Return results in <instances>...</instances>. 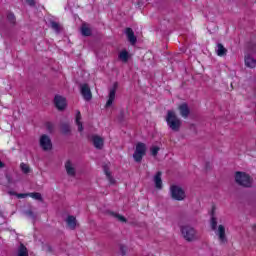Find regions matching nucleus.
Wrapping results in <instances>:
<instances>
[{
    "instance_id": "f257e3e1",
    "label": "nucleus",
    "mask_w": 256,
    "mask_h": 256,
    "mask_svg": "<svg viewBox=\"0 0 256 256\" xmlns=\"http://www.w3.org/2000/svg\"><path fill=\"white\" fill-rule=\"evenodd\" d=\"M165 121L171 131H179L181 129V119L177 117V114L173 110H169L166 114Z\"/></svg>"
},
{
    "instance_id": "f03ea898",
    "label": "nucleus",
    "mask_w": 256,
    "mask_h": 256,
    "mask_svg": "<svg viewBox=\"0 0 256 256\" xmlns=\"http://www.w3.org/2000/svg\"><path fill=\"white\" fill-rule=\"evenodd\" d=\"M234 179L241 187H253V178L246 172H235Z\"/></svg>"
},
{
    "instance_id": "7ed1b4c3",
    "label": "nucleus",
    "mask_w": 256,
    "mask_h": 256,
    "mask_svg": "<svg viewBox=\"0 0 256 256\" xmlns=\"http://www.w3.org/2000/svg\"><path fill=\"white\" fill-rule=\"evenodd\" d=\"M211 227L215 232V235L218 237L219 243L225 244V242L227 241V235H225V226L223 225L217 226V219L212 217Z\"/></svg>"
},
{
    "instance_id": "20e7f679",
    "label": "nucleus",
    "mask_w": 256,
    "mask_h": 256,
    "mask_svg": "<svg viewBox=\"0 0 256 256\" xmlns=\"http://www.w3.org/2000/svg\"><path fill=\"white\" fill-rule=\"evenodd\" d=\"M147 154V145L142 142H138L135 146L133 153V159L136 163L143 161V156Z\"/></svg>"
},
{
    "instance_id": "39448f33",
    "label": "nucleus",
    "mask_w": 256,
    "mask_h": 256,
    "mask_svg": "<svg viewBox=\"0 0 256 256\" xmlns=\"http://www.w3.org/2000/svg\"><path fill=\"white\" fill-rule=\"evenodd\" d=\"M170 195L175 201H183L186 197L185 190L179 185H172L170 187Z\"/></svg>"
},
{
    "instance_id": "423d86ee",
    "label": "nucleus",
    "mask_w": 256,
    "mask_h": 256,
    "mask_svg": "<svg viewBox=\"0 0 256 256\" xmlns=\"http://www.w3.org/2000/svg\"><path fill=\"white\" fill-rule=\"evenodd\" d=\"M181 233L186 241H195L197 239V231L191 226H182Z\"/></svg>"
},
{
    "instance_id": "0eeeda50",
    "label": "nucleus",
    "mask_w": 256,
    "mask_h": 256,
    "mask_svg": "<svg viewBox=\"0 0 256 256\" xmlns=\"http://www.w3.org/2000/svg\"><path fill=\"white\" fill-rule=\"evenodd\" d=\"M117 87H119L118 84L114 83L109 89L108 98L105 104L106 109H109V107H113V103H115V97L117 95Z\"/></svg>"
},
{
    "instance_id": "6e6552de",
    "label": "nucleus",
    "mask_w": 256,
    "mask_h": 256,
    "mask_svg": "<svg viewBox=\"0 0 256 256\" xmlns=\"http://www.w3.org/2000/svg\"><path fill=\"white\" fill-rule=\"evenodd\" d=\"M255 55L254 51H247L244 56V63L246 67L249 69H255L256 67V59L253 57Z\"/></svg>"
},
{
    "instance_id": "1a4fd4ad",
    "label": "nucleus",
    "mask_w": 256,
    "mask_h": 256,
    "mask_svg": "<svg viewBox=\"0 0 256 256\" xmlns=\"http://www.w3.org/2000/svg\"><path fill=\"white\" fill-rule=\"evenodd\" d=\"M54 105L59 111H63L67 107V99L61 95L54 97Z\"/></svg>"
},
{
    "instance_id": "9d476101",
    "label": "nucleus",
    "mask_w": 256,
    "mask_h": 256,
    "mask_svg": "<svg viewBox=\"0 0 256 256\" xmlns=\"http://www.w3.org/2000/svg\"><path fill=\"white\" fill-rule=\"evenodd\" d=\"M40 147L44 151H51V149H53V144L51 143V138H49V136H47V135H42L40 137Z\"/></svg>"
},
{
    "instance_id": "9b49d317",
    "label": "nucleus",
    "mask_w": 256,
    "mask_h": 256,
    "mask_svg": "<svg viewBox=\"0 0 256 256\" xmlns=\"http://www.w3.org/2000/svg\"><path fill=\"white\" fill-rule=\"evenodd\" d=\"M80 91H81V95H82L83 99H85V101H91L93 95L91 94V88H89V85L82 84L80 86Z\"/></svg>"
},
{
    "instance_id": "f8f14e48",
    "label": "nucleus",
    "mask_w": 256,
    "mask_h": 256,
    "mask_svg": "<svg viewBox=\"0 0 256 256\" xmlns=\"http://www.w3.org/2000/svg\"><path fill=\"white\" fill-rule=\"evenodd\" d=\"M178 111L179 114L181 115V117H183V119H187L189 117V106L186 103H182L178 106Z\"/></svg>"
},
{
    "instance_id": "ddd939ff",
    "label": "nucleus",
    "mask_w": 256,
    "mask_h": 256,
    "mask_svg": "<svg viewBox=\"0 0 256 256\" xmlns=\"http://www.w3.org/2000/svg\"><path fill=\"white\" fill-rule=\"evenodd\" d=\"M154 187L158 191L163 189V180L161 179V172H157L153 177Z\"/></svg>"
},
{
    "instance_id": "4468645a",
    "label": "nucleus",
    "mask_w": 256,
    "mask_h": 256,
    "mask_svg": "<svg viewBox=\"0 0 256 256\" xmlns=\"http://www.w3.org/2000/svg\"><path fill=\"white\" fill-rule=\"evenodd\" d=\"M125 34L131 45H135V43H137V37H135V33H133L131 28H127Z\"/></svg>"
},
{
    "instance_id": "2eb2a0df",
    "label": "nucleus",
    "mask_w": 256,
    "mask_h": 256,
    "mask_svg": "<svg viewBox=\"0 0 256 256\" xmlns=\"http://www.w3.org/2000/svg\"><path fill=\"white\" fill-rule=\"evenodd\" d=\"M92 143L96 149H103L104 140L100 136H92Z\"/></svg>"
},
{
    "instance_id": "dca6fc26",
    "label": "nucleus",
    "mask_w": 256,
    "mask_h": 256,
    "mask_svg": "<svg viewBox=\"0 0 256 256\" xmlns=\"http://www.w3.org/2000/svg\"><path fill=\"white\" fill-rule=\"evenodd\" d=\"M25 197H31L32 199H36L37 201H41V194L40 193L17 194L18 199H25Z\"/></svg>"
},
{
    "instance_id": "f3484780",
    "label": "nucleus",
    "mask_w": 256,
    "mask_h": 256,
    "mask_svg": "<svg viewBox=\"0 0 256 256\" xmlns=\"http://www.w3.org/2000/svg\"><path fill=\"white\" fill-rule=\"evenodd\" d=\"M118 58L120 61H122V63H127V61L131 59V54H129L127 50H122L119 52Z\"/></svg>"
},
{
    "instance_id": "a211bd4d",
    "label": "nucleus",
    "mask_w": 256,
    "mask_h": 256,
    "mask_svg": "<svg viewBox=\"0 0 256 256\" xmlns=\"http://www.w3.org/2000/svg\"><path fill=\"white\" fill-rule=\"evenodd\" d=\"M66 223L69 229H75L77 227V219L74 216H68Z\"/></svg>"
},
{
    "instance_id": "6ab92c4d",
    "label": "nucleus",
    "mask_w": 256,
    "mask_h": 256,
    "mask_svg": "<svg viewBox=\"0 0 256 256\" xmlns=\"http://www.w3.org/2000/svg\"><path fill=\"white\" fill-rule=\"evenodd\" d=\"M216 53L218 57H224V55H227V49L225 46H223V44H217Z\"/></svg>"
},
{
    "instance_id": "aec40b11",
    "label": "nucleus",
    "mask_w": 256,
    "mask_h": 256,
    "mask_svg": "<svg viewBox=\"0 0 256 256\" xmlns=\"http://www.w3.org/2000/svg\"><path fill=\"white\" fill-rule=\"evenodd\" d=\"M65 168L68 175H75V167H73V164L71 163V161L66 162Z\"/></svg>"
},
{
    "instance_id": "412c9836",
    "label": "nucleus",
    "mask_w": 256,
    "mask_h": 256,
    "mask_svg": "<svg viewBox=\"0 0 256 256\" xmlns=\"http://www.w3.org/2000/svg\"><path fill=\"white\" fill-rule=\"evenodd\" d=\"M81 33L84 37H89L91 35V28L87 24H83L81 27Z\"/></svg>"
},
{
    "instance_id": "4be33fe9",
    "label": "nucleus",
    "mask_w": 256,
    "mask_h": 256,
    "mask_svg": "<svg viewBox=\"0 0 256 256\" xmlns=\"http://www.w3.org/2000/svg\"><path fill=\"white\" fill-rule=\"evenodd\" d=\"M18 256H29V252L23 244H21L18 249Z\"/></svg>"
},
{
    "instance_id": "5701e85b",
    "label": "nucleus",
    "mask_w": 256,
    "mask_h": 256,
    "mask_svg": "<svg viewBox=\"0 0 256 256\" xmlns=\"http://www.w3.org/2000/svg\"><path fill=\"white\" fill-rule=\"evenodd\" d=\"M76 124L78 125V131H83V124L81 123V112L76 114Z\"/></svg>"
},
{
    "instance_id": "b1692460",
    "label": "nucleus",
    "mask_w": 256,
    "mask_h": 256,
    "mask_svg": "<svg viewBox=\"0 0 256 256\" xmlns=\"http://www.w3.org/2000/svg\"><path fill=\"white\" fill-rule=\"evenodd\" d=\"M104 173H105L110 185H115V179L113 178V176H111V172H109V170L105 169Z\"/></svg>"
},
{
    "instance_id": "393cba45",
    "label": "nucleus",
    "mask_w": 256,
    "mask_h": 256,
    "mask_svg": "<svg viewBox=\"0 0 256 256\" xmlns=\"http://www.w3.org/2000/svg\"><path fill=\"white\" fill-rule=\"evenodd\" d=\"M150 153L151 155H153V157H155L157 153H159V146H152L150 148Z\"/></svg>"
},
{
    "instance_id": "a878e982",
    "label": "nucleus",
    "mask_w": 256,
    "mask_h": 256,
    "mask_svg": "<svg viewBox=\"0 0 256 256\" xmlns=\"http://www.w3.org/2000/svg\"><path fill=\"white\" fill-rule=\"evenodd\" d=\"M20 167H21L23 173H29V165H27V164H25V163H22V164L20 165Z\"/></svg>"
},
{
    "instance_id": "bb28decb",
    "label": "nucleus",
    "mask_w": 256,
    "mask_h": 256,
    "mask_svg": "<svg viewBox=\"0 0 256 256\" xmlns=\"http://www.w3.org/2000/svg\"><path fill=\"white\" fill-rule=\"evenodd\" d=\"M7 19L9 21V23H15V15H13L11 13L8 14Z\"/></svg>"
},
{
    "instance_id": "cd10ccee",
    "label": "nucleus",
    "mask_w": 256,
    "mask_h": 256,
    "mask_svg": "<svg viewBox=\"0 0 256 256\" xmlns=\"http://www.w3.org/2000/svg\"><path fill=\"white\" fill-rule=\"evenodd\" d=\"M51 27L54 31H59V24L57 22H52Z\"/></svg>"
},
{
    "instance_id": "c85d7f7f",
    "label": "nucleus",
    "mask_w": 256,
    "mask_h": 256,
    "mask_svg": "<svg viewBox=\"0 0 256 256\" xmlns=\"http://www.w3.org/2000/svg\"><path fill=\"white\" fill-rule=\"evenodd\" d=\"M116 218L118 219V221H121L122 223H125V217L121 216V215H116Z\"/></svg>"
},
{
    "instance_id": "c756f323",
    "label": "nucleus",
    "mask_w": 256,
    "mask_h": 256,
    "mask_svg": "<svg viewBox=\"0 0 256 256\" xmlns=\"http://www.w3.org/2000/svg\"><path fill=\"white\" fill-rule=\"evenodd\" d=\"M26 3H28L29 5H35V1L34 0H25Z\"/></svg>"
},
{
    "instance_id": "7c9ffc66",
    "label": "nucleus",
    "mask_w": 256,
    "mask_h": 256,
    "mask_svg": "<svg viewBox=\"0 0 256 256\" xmlns=\"http://www.w3.org/2000/svg\"><path fill=\"white\" fill-rule=\"evenodd\" d=\"M29 217H32L33 212H28Z\"/></svg>"
},
{
    "instance_id": "2f4dec72",
    "label": "nucleus",
    "mask_w": 256,
    "mask_h": 256,
    "mask_svg": "<svg viewBox=\"0 0 256 256\" xmlns=\"http://www.w3.org/2000/svg\"><path fill=\"white\" fill-rule=\"evenodd\" d=\"M1 167H3V162L0 161V169H1Z\"/></svg>"
}]
</instances>
